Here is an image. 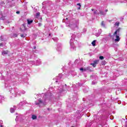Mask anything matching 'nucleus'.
I'll return each mask as SVG.
<instances>
[{"mask_svg": "<svg viewBox=\"0 0 127 127\" xmlns=\"http://www.w3.org/2000/svg\"><path fill=\"white\" fill-rule=\"evenodd\" d=\"M32 120H37V116H36V115H32Z\"/></svg>", "mask_w": 127, "mask_h": 127, "instance_id": "0eeeda50", "label": "nucleus"}, {"mask_svg": "<svg viewBox=\"0 0 127 127\" xmlns=\"http://www.w3.org/2000/svg\"><path fill=\"white\" fill-rule=\"evenodd\" d=\"M105 11H106V12H107L108 9H106V10H105Z\"/></svg>", "mask_w": 127, "mask_h": 127, "instance_id": "bb28decb", "label": "nucleus"}, {"mask_svg": "<svg viewBox=\"0 0 127 127\" xmlns=\"http://www.w3.org/2000/svg\"><path fill=\"white\" fill-rule=\"evenodd\" d=\"M90 65H92L94 67H96V64H95L94 63H91L90 64Z\"/></svg>", "mask_w": 127, "mask_h": 127, "instance_id": "2eb2a0df", "label": "nucleus"}, {"mask_svg": "<svg viewBox=\"0 0 127 127\" xmlns=\"http://www.w3.org/2000/svg\"><path fill=\"white\" fill-rule=\"evenodd\" d=\"M26 35H27L26 34H21L20 35L21 37H22V38H24V37H25V36H26Z\"/></svg>", "mask_w": 127, "mask_h": 127, "instance_id": "9d476101", "label": "nucleus"}, {"mask_svg": "<svg viewBox=\"0 0 127 127\" xmlns=\"http://www.w3.org/2000/svg\"><path fill=\"white\" fill-rule=\"evenodd\" d=\"M34 49H36V47L34 46Z\"/></svg>", "mask_w": 127, "mask_h": 127, "instance_id": "a878e982", "label": "nucleus"}, {"mask_svg": "<svg viewBox=\"0 0 127 127\" xmlns=\"http://www.w3.org/2000/svg\"><path fill=\"white\" fill-rule=\"evenodd\" d=\"M21 30L22 31H23L24 30H26V26H25V24H23L21 28H20Z\"/></svg>", "mask_w": 127, "mask_h": 127, "instance_id": "f03ea898", "label": "nucleus"}, {"mask_svg": "<svg viewBox=\"0 0 127 127\" xmlns=\"http://www.w3.org/2000/svg\"><path fill=\"white\" fill-rule=\"evenodd\" d=\"M77 5H79V6H80V7H81V3H77Z\"/></svg>", "mask_w": 127, "mask_h": 127, "instance_id": "412c9836", "label": "nucleus"}, {"mask_svg": "<svg viewBox=\"0 0 127 127\" xmlns=\"http://www.w3.org/2000/svg\"><path fill=\"white\" fill-rule=\"evenodd\" d=\"M91 10H92V11H94V9H92Z\"/></svg>", "mask_w": 127, "mask_h": 127, "instance_id": "c85d7f7f", "label": "nucleus"}, {"mask_svg": "<svg viewBox=\"0 0 127 127\" xmlns=\"http://www.w3.org/2000/svg\"><path fill=\"white\" fill-rule=\"evenodd\" d=\"M126 125H127V124Z\"/></svg>", "mask_w": 127, "mask_h": 127, "instance_id": "473e14b6", "label": "nucleus"}, {"mask_svg": "<svg viewBox=\"0 0 127 127\" xmlns=\"http://www.w3.org/2000/svg\"><path fill=\"white\" fill-rule=\"evenodd\" d=\"M0 40L1 41H3V38H2V36H0Z\"/></svg>", "mask_w": 127, "mask_h": 127, "instance_id": "a211bd4d", "label": "nucleus"}, {"mask_svg": "<svg viewBox=\"0 0 127 127\" xmlns=\"http://www.w3.org/2000/svg\"><path fill=\"white\" fill-rule=\"evenodd\" d=\"M3 46V44L2 43H0V47H2Z\"/></svg>", "mask_w": 127, "mask_h": 127, "instance_id": "aec40b11", "label": "nucleus"}, {"mask_svg": "<svg viewBox=\"0 0 127 127\" xmlns=\"http://www.w3.org/2000/svg\"><path fill=\"white\" fill-rule=\"evenodd\" d=\"M40 16V13L38 12V13H36V15L35 16V18H38V17H39Z\"/></svg>", "mask_w": 127, "mask_h": 127, "instance_id": "6e6552de", "label": "nucleus"}, {"mask_svg": "<svg viewBox=\"0 0 127 127\" xmlns=\"http://www.w3.org/2000/svg\"><path fill=\"white\" fill-rule=\"evenodd\" d=\"M16 13H17V14H19V13H20V12L19 11H17L16 12Z\"/></svg>", "mask_w": 127, "mask_h": 127, "instance_id": "4be33fe9", "label": "nucleus"}, {"mask_svg": "<svg viewBox=\"0 0 127 127\" xmlns=\"http://www.w3.org/2000/svg\"><path fill=\"white\" fill-rule=\"evenodd\" d=\"M3 126L2 125H0V127H2Z\"/></svg>", "mask_w": 127, "mask_h": 127, "instance_id": "c756f323", "label": "nucleus"}, {"mask_svg": "<svg viewBox=\"0 0 127 127\" xmlns=\"http://www.w3.org/2000/svg\"><path fill=\"white\" fill-rule=\"evenodd\" d=\"M74 127L72 126V127Z\"/></svg>", "mask_w": 127, "mask_h": 127, "instance_id": "2f4dec72", "label": "nucleus"}, {"mask_svg": "<svg viewBox=\"0 0 127 127\" xmlns=\"http://www.w3.org/2000/svg\"><path fill=\"white\" fill-rule=\"evenodd\" d=\"M119 35H120V34H119L118 35H116V39H115V42H119V41H120V40H121V38H120V36H119Z\"/></svg>", "mask_w": 127, "mask_h": 127, "instance_id": "f257e3e1", "label": "nucleus"}, {"mask_svg": "<svg viewBox=\"0 0 127 127\" xmlns=\"http://www.w3.org/2000/svg\"><path fill=\"white\" fill-rule=\"evenodd\" d=\"M122 29V28H119L117 30L115 31V32L114 33V35H117L118 34V32H120Z\"/></svg>", "mask_w": 127, "mask_h": 127, "instance_id": "20e7f679", "label": "nucleus"}, {"mask_svg": "<svg viewBox=\"0 0 127 127\" xmlns=\"http://www.w3.org/2000/svg\"><path fill=\"white\" fill-rule=\"evenodd\" d=\"M10 111V113H14V109H13V108H11Z\"/></svg>", "mask_w": 127, "mask_h": 127, "instance_id": "ddd939ff", "label": "nucleus"}, {"mask_svg": "<svg viewBox=\"0 0 127 127\" xmlns=\"http://www.w3.org/2000/svg\"><path fill=\"white\" fill-rule=\"evenodd\" d=\"M2 55H6L7 54H8V51H4L1 52Z\"/></svg>", "mask_w": 127, "mask_h": 127, "instance_id": "39448f33", "label": "nucleus"}, {"mask_svg": "<svg viewBox=\"0 0 127 127\" xmlns=\"http://www.w3.org/2000/svg\"><path fill=\"white\" fill-rule=\"evenodd\" d=\"M100 14L101 15H104V12H103V11H100Z\"/></svg>", "mask_w": 127, "mask_h": 127, "instance_id": "f3484780", "label": "nucleus"}, {"mask_svg": "<svg viewBox=\"0 0 127 127\" xmlns=\"http://www.w3.org/2000/svg\"><path fill=\"white\" fill-rule=\"evenodd\" d=\"M66 20H68V18H66Z\"/></svg>", "mask_w": 127, "mask_h": 127, "instance_id": "7c9ffc66", "label": "nucleus"}, {"mask_svg": "<svg viewBox=\"0 0 127 127\" xmlns=\"http://www.w3.org/2000/svg\"><path fill=\"white\" fill-rule=\"evenodd\" d=\"M27 23L29 25H30L31 23H32V22H33V20H29V19H27Z\"/></svg>", "mask_w": 127, "mask_h": 127, "instance_id": "423d86ee", "label": "nucleus"}, {"mask_svg": "<svg viewBox=\"0 0 127 127\" xmlns=\"http://www.w3.org/2000/svg\"><path fill=\"white\" fill-rule=\"evenodd\" d=\"M94 14H98V10H96L95 11H94Z\"/></svg>", "mask_w": 127, "mask_h": 127, "instance_id": "6ab92c4d", "label": "nucleus"}, {"mask_svg": "<svg viewBox=\"0 0 127 127\" xmlns=\"http://www.w3.org/2000/svg\"><path fill=\"white\" fill-rule=\"evenodd\" d=\"M84 71H89L90 72H93V70L91 69L90 66H87L84 68Z\"/></svg>", "mask_w": 127, "mask_h": 127, "instance_id": "7ed1b4c3", "label": "nucleus"}, {"mask_svg": "<svg viewBox=\"0 0 127 127\" xmlns=\"http://www.w3.org/2000/svg\"><path fill=\"white\" fill-rule=\"evenodd\" d=\"M98 63H99V61H97V60H96V61H94V64H98Z\"/></svg>", "mask_w": 127, "mask_h": 127, "instance_id": "4468645a", "label": "nucleus"}, {"mask_svg": "<svg viewBox=\"0 0 127 127\" xmlns=\"http://www.w3.org/2000/svg\"><path fill=\"white\" fill-rule=\"evenodd\" d=\"M38 25H39V26H41L42 25V23H38Z\"/></svg>", "mask_w": 127, "mask_h": 127, "instance_id": "5701e85b", "label": "nucleus"}, {"mask_svg": "<svg viewBox=\"0 0 127 127\" xmlns=\"http://www.w3.org/2000/svg\"><path fill=\"white\" fill-rule=\"evenodd\" d=\"M115 26H120V23L119 22H116L115 24Z\"/></svg>", "mask_w": 127, "mask_h": 127, "instance_id": "f8f14e48", "label": "nucleus"}, {"mask_svg": "<svg viewBox=\"0 0 127 127\" xmlns=\"http://www.w3.org/2000/svg\"><path fill=\"white\" fill-rule=\"evenodd\" d=\"M99 59H100V60H103L104 59V57L102 56L99 57Z\"/></svg>", "mask_w": 127, "mask_h": 127, "instance_id": "dca6fc26", "label": "nucleus"}, {"mask_svg": "<svg viewBox=\"0 0 127 127\" xmlns=\"http://www.w3.org/2000/svg\"><path fill=\"white\" fill-rule=\"evenodd\" d=\"M101 26H103V27H106V25L105 24V22L104 21H102L101 22Z\"/></svg>", "mask_w": 127, "mask_h": 127, "instance_id": "1a4fd4ad", "label": "nucleus"}, {"mask_svg": "<svg viewBox=\"0 0 127 127\" xmlns=\"http://www.w3.org/2000/svg\"><path fill=\"white\" fill-rule=\"evenodd\" d=\"M40 103H42V101L40 100Z\"/></svg>", "mask_w": 127, "mask_h": 127, "instance_id": "cd10ccee", "label": "nucleus"}, {"mask_svg": "<svg viewBox=\"0 0 127 127\" xmlns=\"http://www.w3.org/2000/svg\"><path fill=\"white\" fill-rule=\"evenodd\" d=\"M80 71H84V68L81 67L80 68Z\"/></svg>", "mask_w": 127, "mask_h": 127, "instance_id": "b1692460", "label": "nucleus"}, {"mask_svg": "<svg viewBox=\"0 0 127 127\" xmlns=\"http://www.w3.org/2000/svg\"><path fill=\"white\" fill-rule=\"evenodd\" d=\"M77 9H78V10L81 9V7L79 6L78 8H77Z\"/></svg>", "mask_w": 127, "mask_h": 127, "instance_id": "393cba45", "label": "nucleus"}, {"mask_svg": "<svg viewBox=\"0 0 127 127\" xmlns=\"http://www.w3.org/2000/svg\"><path fill=\"white\" fill-rule=\"evenodd\" d=\"M91 44L93 46H96V40H94L92 43Z\"/></svg>", "mask_w": 127, "mask_h": 127, "instance_id": "9b49d317", "label": "nucleus"}]
</instances>
